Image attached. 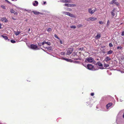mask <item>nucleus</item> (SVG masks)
<instances>
[{"mask_svg": "<svg viewBox=\"0 0 124 124\" xmlns=\"http://www.w3.org/2000/svg\"><path fill=\"white\" fill-rule=\"evenodd\" d=\"M11 42L12 43H14L16 42V41H15L13 40H11Z\"/></svg>", "mask_w": 124, "mask_h": 124, "instance_id": "29", "label": "nucleus"}, {"mask_svg": "<svg viewBox=\"0 0 124 124\" xmlns=\"http://www.w3.org/2000/svg\"><path fill=\"white\" fill-rule=\"evenodd\" d=\"M84 49L83 47H82V48H79V49L80 50H84Z\"/></svg>", "mask_w": 124, "mask_h": 124, "instance_id": "33", "label": "nucleus"}, {"mask_svg": "<svg viewBox=\"0 0 124 124\" xmlns=\"http://www.w3.org/2000/svg\"><path fill=\"white\" fill-rule=\"evenodd\" d=\"M69 16L72 17H75V16L74 15L71 13L69 15Z\"/></svg>", "mask_w": 124, "mask_h": 124, "instance_id": "23", "label": "nucleus"}, {"mask_svg": "<svg viewBox=\"0 0 124 124\" xmlns=\"http://www.w3.org/2000/svg\"><path fill=\"white\" fill-rule=\"evenodd\" d=\"M30 29H29L28 30V31H30Z\"/></svg>", "mask_w": 124, "mask_h": 124, "instance_id": "54", "label": "nucleus"}, {"mask_svg": "<svg viewBox=\"0 0 124 124\" xmlns=\"http://www.w3.org/2000/svg\"><path fill=\"white\" fill-rule=\"evenodd\" d=\"M47 31H52V29L51 28H49L47 29Z\"/></svg>", "mask_w": 124, "mask_h": 124, "instance_id": "37", "label": "nucleus"}, {"mask_svg": "<svg viewBox=\"0 0 124 124\" xmlns=\"http://www.w3.org/2000/svg\"><path fill=\"white\" fill-rule=\"evenodd\" d=\"M97 9L96 8H95L94 10H92V9L91 8H89L88 10L89 13L91 14L93 13Z\"/></svg>", "mask_w": 124, "mask_h": 124, "instance_id": "5", "label": "nucleus"}, {"mask_svg": "<svg viewBox=\"0 0 124 124\" xmlns=\"http://www.w3.org/2000/svg\"><path fill=\"white\" fill-rule=\"evenodd\" d=\"M9 4H11V3L8 0H5Z\"/></svg>", "mask_w": 124, "mask_h": 124, "instance_id": "45", "label": "nucleus"}, {"mask_svg": "<svg viewBox=\"0 0 124 124\" xmlns=\"http://www.w3.org/2000/svg\"><path fill=\"white\" fill-rule=\"evenodd\" d=\"M44 44V43L43 42L41 43V45H43Z\"/></svg>", "mask_w": 124, "mask_h": 124, "instance_id": "48", "label": "nucleus"}, {"mask_svg": "<svg viewBox=\"0 0 124 124\" xmlns=\"http://www.w3.org/2000/svg\"><path fill=\"white\" fill-rule=\"evenodd\" d=\"M1 36L4 38L5 39L7 40L8 39V37L7 36H5L3 35H2Z\"/></svg>", "mask_w": 124, "mask_h": 124, "instance_id": "20", "label": "nucleus"}, {"mask_svg": "<svg viewBox=\"0 0 124 124\" xmlns=\"http://www.w3.org/2000/svg\"><path fill=\"white\" fill-rule=\"evenodd\" d=\"M54 37L56 38L57 39H59V38L58 37V36H57V35L56 34H55L54 35Z\"/></svg>", "mask_w": 124, "mask_h": 124, "instance_id": "35", "label": "nucleus"}, {"mask_svg": "<svg viewBox=\"0 0 124 124\" xmlns=\"http://www.w3.org/2000/svg\"><path fill=\"white\" fill-rule=\"evenodd\" d=\"M94 93H91V95L92 96H93L94 95Z\"/></svg>", "mask_w": 124, "mask_h": 124, "instance_id": "44", "label": "nucleus"}, {"mask_svg": "<svg viewBox=\"0 0 124 124\" xmlns=\"http://www.w3.org/2000/svg\"><path fill=\"white\" fill-rule=\"evenodd\" d=\"M96 65H98L99 66H103L102 64L100 62H98L96 63Z\"/></svg>", "mask_w": 124, "mask_h": 124, "instance_id": "16", "label": "nucleus"}, {"mask_svg": "<svg viewBox=\"0 0 124 124\" xmlns=\"http://www.w3.org/2000/svg\"><path fill=\"white\" fill-rule=\"evenodd\" d=\"M1 8H2L4 9H6V7L4 5H1Z\"/></svg>", "mask_w": 124, "mask_h": 124, "instance_id": "31", "label": "nucleus"}, {"mask_svg": "<svg viewBox=\"0 0 124 124\" xmlns=\"http://www.w3.org/2000/svg\"><path fill=\"white\" fill-rule=\"evenodd\" d=\"M94 61L93 58L91 57H88L85 60V61L86 62H92Z\"/></svg>", "mask_w": 124, "mask_h": 124, "instance_id": "1", "label": "nucleus"}, {"mask_svg": "<svg viewBox=\"0 0 124 124\" xmlns=\"http://www.w3.org/2000/svg\"><path fill=\"white\" fill-rule=\"evenodd\" d=\"M43 42L44 43V44L45 43V42L46 43V42L45 41H44Z\"/></svg>", "mask_w": 124, "mask_h": 124, "instance_id": "52", "label": "nucleus"}, {"mask_svg": "<svg viewBox=\"0 0 124 124\" xmlns=\"http://www.w3.org/2000/svg\"><path fill=\"white\" fill-rule=\"evenodd\" d=\"M30 48L31 49L34 50H37L38 49V46L34 44H31L30 46Z\"/></svg>", "mask_w": 124, "mask_h": 124, "instance_id": "3", "label": "nucleus"}, {"mask_svg": "<svg viewBox=\"0 0 124 124\" xmlns=\"http://www.w3.org/2000/svg\"><path fill=\"white\" fill-rule=\"evenodd\" d=\"M14 33H15V35L16 36H17L21 33V32L20 31H18L16 32L15 31Z\"/></svg>", "mask_w": 124, "mask_h": 124, "instance_id": "19", "label": "nucleus"}, {"mask_svg": "<svg viewBox=\"0 0 124 124\" xmlns=\"http://www.w3.org/2000/svg\"><path fill=\"white\" fill-rule=\"evenodd\" d=\"M62 2H70L69 0H61Z\"/></svg>", "mask_w": 124, "mask_h": 124, "instance_id": "18", "label": "nucleus"}, {"mask_svg": "<svg viewBox=\"0 0 124 124\" xmlns=\"http://www.w3.org/2000/svg\"><path fill=\"white\" fill-rule=\"evenodd\" d=\"M111 60V58H110L109 57L107 56L105 59L104 61L107 62H108L109 61Z\"/></svg>", "mask_w": 124, "mask_h": 124, "instance_id": "9", "label": "nucleus"}, {"mask_svg": "<svg viewBox=\"0 0 124 124\" xmlns=\"http://www.w3.org/2000/svg\"><path fill=\"white\" fill-rule=\"evenodd\" d=\"M11 0L12 1H14V0L16 1L17 0Z\"/></svg>", "mask_w": 124, "mask_h": 124, "instance_id": "56", "label": "nucleus"}, {"mask_svg": "<svg viewBox=\"0 0 124 124\" xmlns=\"http://www.w3.org/2000/svg\"><path fill=\"white\" fill-rule=\"evenodd\" d=\"M68 13V12H64V13L66 15H67Z\"/></svg>", "mask_w": 124, "mask_h": 124, "instance_id": "39", "label": "nucleus"}, {"mask_svg": "<svg viewBox=\"0 0 124 124\" xmlns=\"http://www.w3.org/2000/svg\"><path fill=\"white\" fill-rule=\"evenodd\" d=\"M101 37V34L100 33H98L97 35L95 36L96 39H99Z\"/></svg>", "mask_w": 124, "mask_h": 124, "instance_id": "13", "label": "nucleus"}, {"mask_svg": "<svg viewBox=\"0 0 124 124\" xmlns=\"http://www.w3.org/2000/svg\"><path fill=\"white\" fill-rule=\"evenodd\" d=\"M116 13L115 9H114L111 12V14L112 16H114L115 15V13Z\"/></svg>", "mask_w": 124, "mask_h": 124, "instance_id": "10", "label": "nucleus"}, {"mask_svg": "<svg viewBox=\"0 0 124 124\" xmlns=\"http://www.w3.org/2000/svg\"><path fill=\"white\" fill-rule=\"evenodd\" d=\"M110 22L109 21V20H108L107 21V26H108L109 25V23Z\"/></svg>", "mask_w": 124, "mask_h": 124, "instance_id": "32", "label": "nucleus"}, {"mask_svg": "<svg viewBox=\"0 0 124 124\" xmlns=\"http://www.w3.org/2000/svg\"><path fill=\"white\" fill-rule=\"evenodd\" d=\"M109 66V65L108 64H106L105 63L104 64V66L105 68H107Z\"/></svg>", "mask_w": 124, "mask_h": 124, "instance_id": "21", "label": "nucleus"}, {"mask_svg": "<svg viewBox=\"0 0 124 124\" xmlns=\"http://www.w3.org/2000/svg\"><path fill=\"white\" fill-rule=\"evenodd\" d=\"M114 3L116 5H118L119 4L118 2H116V1H115V2H114Z\"/></svg>", "mask_w": 124, "mask_h": 124, "instance_id": "25", "label": "nucleus"}, {"mask_svg": "<svg viewBox=\"0 0 124 124\" xmlns=\"http://www.w3.org/2000/svg\"><path fill=\"white\" fill-rule=\"evenodd\" d=\"M63 59L65 60H66V61H68V59L67 58H63Z\"/></svg>", "mask_w": 124, "mask_h": 124, "instance_id": "43", "label": "nucleus"}, {"mask_svg": "<svg viewBox=\"0 0 124 124\" xmlns=\"http://www.w3.org/2000/svg\"><path fill=\"white\" fill-rule=\"evenodd\" d=\"M70 13H69V12H68V13L67 15L69 16V15H70Z\"/></svg>", "mask_w": 124, "mask_h": 124, "instance_id": "50", "label": "nucleus"}, {"mask_svg": "<svg viewBox=\"0 0 124 124\" xmlns=\"http://www.w3.org/2000/svg\"><path fill=\"white\" fill-rule=\"evenodd\" d=\"M70 27L72 29H75V28H76V26H75L72 25V26H70Z\"/></svg>", "mask_w": 124, "mask_h": 124, "instance_id": "24", "label": "nucleus"}, {"mask_svg": "<svg viewBox=\"0 0 124 124\" xmlns=\"http://www.w3.org/2000/svg\"><path fill=\"white\" fill-rule=\"evenodd\" d=\"M60 43L61 44H62V41H61V40H60Z\"/></svg>", "mask_w": 124, "mask_h": 124, "instance_id": "49", "label": "nucleus"}, {"mask_svg": "<svg viewBox=\"0 0 124 124\" xmlns=\"http://www.w3.org/2000/svg\"><path fill=\"white\" fill-rule=\"evenodd\" d=\"M61 54L63 55H64L65 54V53L64 52H61Z\"/></svg>", "mask_w": 124, "mask_h": 124, "instance_id": "41", "label": "nucleus"}, {"mask_svg": "<svg viewBox=\"0 0 124 124\" xmlns=\"http://www.w3.org/2000/svg\"><path fill=\"white\" fill-rule=\"evenodd\" d=\"M116 0H113L111 1L109 3L110 4H114V2H115V1H116Z\"/></svg>", "mask_w": 124, "mask_h": 124, "instance_id": "22", "label": "nucleus"}, {"mask_svg": "<svg viewBox=\"0 0 124 124\" xmlns=\"http://www.w3.org/2000/svg\"><path fill=\"white\" fill-rule=\"evenodd\" d=\"M38 2L37 1H35L33 3V5L34 6H37L38 5Z\"/></svg>", "mask_w": 124, "mask_h": 124, "instance_id": "14", "label": "nucleus"}, {"mask_svg": "<svg viewBox=\"0 0 124 124\" xmlns=\"http://www.w3.org/2000/svg\"><path fill=\"white\" fill-rule=\"evenodd\" d=\"M113 53V51L111 50L107 52V54H112Z\"/></svg>", "mask_w": 124, "mask_h": 124, "instance_id": "17", "label": "nucleus"}, {"mask_svg": "<svg viewBox=\"0 0 124 124\" xmlns=\"http://www.w3.org/2000/svg\"><path fill=\"white\" fill-rule=\"evenodd\" d=\"M84 66L86 67L87 66H86V65H84Z\"/></svg>", "mask_w": 124, "mask_h": 124, "instance_id": "55", "label": "nucleus"}, {"mask_svg": "<svg viewBox=\"0 0 124 124\" xmlns=\"http://www.w3.org/2000/svg\"><path fill=\"white\" fill-rule=\"evenodd\" d=\"M97 19L95 17H91L88 18L86 19L87 21H95Z\"/></svg>", "mask_w": 124, "mask_h": 124, "instance_id": "4", "label": "nucleus"}, {"mask_svg": "<svg viewBox=\"0 0 124 124\" xmlns=\"http://www.w3.org/2000/svg\"><path fill=\"white\" fill-rule=\"evenodd\" d=\"M46 3V2H44L43 3L44 4H45Z\"/></svg>", "mask_w": 124, "mask_h": 124, "instance_id": "51", "label": "nucleus"}, {"mask_svg": "<svg viewBox=\"0 0 124 124\" xmlns=\"http://www.w3.org/2000/svg\"><path fill=\"white\" fill-rule=\"evenodd\" d=\"M121 59L123 60H124V57L123 56H122L121 57Z\"/></svg>", "mask_w": 124, "mask_h": 124, "instance_id": "38", "label": "nucleus"}, {"mask_svg": "<svg viewBox=\"0 0 124 124\" xmlns=\"http://www.w3.org/2000/svg\"><path fill=\"white\" fill-rule=\"evenodd\" d=\"M86 68L89 70H93L94 69V66L92 64H88Z\"/></svg>", "mask_w": 124, "mask_h": 124, "instance_id": "2", "label": "nucleus"}, {"mask_svg": "<svg viewBox=\"0 0 124 124\" xmlns=\"http://www.w3.org/2000/svg\"><path fill=\"white\" fill-rule=\"evenodd\" d=\"M45 44H47L48 45L50 46L51 45V43L50 42H46V43L45 42Z\"/></svg>", "mask_w": 124, "mask_h": 124, "instance_id": "30", "label": "nucleus"}, {"mask_svg": "<svg viewBox=\"0 0 124 124\" xmlns=\"http://www.w3.org/2000/svg\"><path fill=\"white\" fill-rule=\"evenodd\" d=\"M67 52L66 54L67 55H69L72 53L73 51V49L71 48H69L67 49Z\"/></svg>", "mask_w": 124, "mask_h": 124, "instance_id": "6", "label": "nucleus"}, {"mask_svg": "<svg viewBox=\"0 0 124 124\" xmlns=\"http://www.w3.org/2000/svg\"><path fill=\"white\" fill-rule=\"evenodd\" d=\"M122 48V47L121 46H118L117 47V49H119L120 50H121Z\"/></svg>", "mask_w": 124, "mask_h": 124, "instance_id": "28", "label": "nucleus"}, {"mask_svg": "<svg viewBox=\"0 0 124 124\" xmlns=\"http://www.w3.org/2000/svg\"><path fill=\"white\" fill-rule=\"evenodd\" d=\"M82 25L81 24H79L78 25H77V27L78 28H79L81 27H82Z\"/></svg>", "mask_w": 124, "mask_h": 124, "instance_id": "26", "label": "nucleus"}, {"mask_svg": "<svg viewBox=\"0 0 124 124\" xmlns=\"http://www.w3.org/2000/svg\"><path fill=\"white\" fill-rule=\"evenodd\" d=\"M68 10H69V11H71L72 10V9L70 8H69L68 9Z\"/></svg>", "mask_w": 124, "mask_h": 124, "instance_id": "46", "label": "nucleus"}, {"mask_svg": "<svg viewBox=\"0 0 124 124\" xmlns=\"http://www.w3.org/2000/svg\"><path fill=\"white\" fill-rule=\"evenodd\" d=\"M11 12L12 13H14V15H17V13L13 9H11L10 10Z\"/></svg>", "mask_w": 124, "mask_h": 124, "instance_id": "8", "label": "nucleus"}, {"mask_svg": "<svg viewBox=\"0 0 124 124\" xmlns=\"http://www.w3.org/2000/svg\"><path fill=\"white\" fill-rule=\"evenodd\" d=\"M121 35L122 36H123L124 35V31L122 32Z\"/></svg>", "mask_w": 124, "mask_h": 124, "instance_id": "40", "label": "nucleus"}, {"mask_svg": "<svg viewBox=\"0 0 124 124\" xmlns=\"http://www.w3.org/2000/svg\"><path fill=\"white\" fill-rule=\"evenodd\" d=\"M99 23L101 24H103V23L102 21H100L99 22Z\"/></svg>", "mask_w": 124, "mask_h": 124, "instance_id": "36", "label": "nucleus"}, {"mask_svg": "<svg viewBox=\"0 0 124 124\" xmlns=\"http://www.w3.org/2000/svg\"><path fill=\"white\" fill-rule=\"evenodd\" d=\"M46 48H47V49L48 50H52V47H49L47 48L46 47Z\"/></svg>", "mask_w": 124, "mask_h": 124, "instance_id": "27", "label": "nucleus"}, {"mask_svg": "<svg viewBox=\"0 0 124 124\" xmlns=\"http://www.w3.org/2000/svg\"><path fill=\"white\" fill-rule=\"evenodd\" d=\"M38 45L39 46H41V43H38Z\"/></svg>", "mask_w": 124, "mask_h": 124, "instance_id": "42", "label": "nucleus"}, {"mask_svg": "<svg viewBox=\"0 0 124 124\" xmlns=\"http://www.w3.org/2000/svg\"><path fill=\"white\" fill-rule=\"evenodd\" d=\"M1 20L2 21H4L5 22H8V20L6 18L3 17L1 19Z\"/></svg>", "mask_w": 124, "mask_h": 124, "instance_id": "11", "label": "nucleus"}, {"mask_svg": "<svg viewBox=\"0 0 124 124\" xmlns=\"http://www.w3.org/2000/svg\"><path fill=\"white\" fill-rule=\"evenodd\" d=\"M64 6L67 7H72L75 6L76 5L75 4H64Z\"/></svg>", "mask_w": 124, "mask_h": 124, "instance_id": "7", "label": "nucleus"}, {"mask_svg": "<svg viewBox=\"0 0 124 124\" xmlns=\"http://www.w3.org/2000/svg\"><path fill=\"white\" fill-rule=\"evenodd\" d=\"M123 118H124V113L123 114Z\"/></svg>", "mask_w": 124, "mask_h": 124, "instance_id": "53", "label": "nucleus"}, {"mask_svg": "<svg viewBox=\"0 0 124 124\" xmlns=\"http://www.w3.org/2000/svg\"><path fill=\"white\" fill-rule=\"evenodd\" d=\"M32 12L35 15H39V14H41V13L37 11H33Z\"/></svg>", "mask_w": 124, "mask_h": 124, "instance_id": "15", "label": "nucleus"}, {"mask_svg": "<svg viewBox=\"0 0 124 124\" xmlns=\"http://www.w3.org/2000/svg\"><path fill=\"white\" fill-rule=\"evenodd\" d=\"M113 104L112 103H109L106 105V107L107 109H108L109 107L111 106Z\"/></svg>", "mask_w": 124, "mask_h": 124, "instance_id": "12", "label": "nucleus"}, {"mask_svg": "<svg viewBox=\"0 0 124 124\" xmlns=\"http://www.w3.org/2000/svg\"><path fill=\"white\" fill-rule=\"evenodd\" d=\"M2 26V24L1 23H0V29L1 28V26Z\"/></svg>", "mask_w": 124, "mask_h": 124, "instance_id": "47", "label": "nucleus"}, {"mask_svg": "<svg viewBox=\"0 0 124 124\" xmlns=\"http://www.w3.org/2000/svg\"><path fill=\"white\" fill-rule=\"evenodd\" d=\"M109 46L110 47H111L113 46V45L111 43H110L109 44Z\"/></svg>", "mask_w": 124, "mask_h": 124, "instance_id": "34", "label": "nucleus"}]
</instances>
